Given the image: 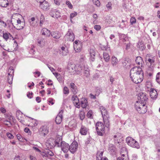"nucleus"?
<instances>
[{"instance_id": "19", "label": "nucleus", "mask_w": 160, "mask_h": 160, "mask_svg": "<svg viewBox=\"0 0 160 160\" xmlns=\"http://www.w3.org/2000/svg\"><path fill=\"white\" fill-rule=\"evenodd\" d=\"M62 141V138L61 136H59L56 137V138L54 139V143H55V147L57 146L58 147H60L61 142Z\"/></svg>"}, {"instance_id": "10", "label": "nucleus", "mask_w": 160, "mask_h": 160, "mask_svg": "<svg viewBox=\"0 0 160 160\" xmlns=\"http://www.w3.org/2000/svg\"><path fill=\"white\" fill-rule=\"evenodd\" d=\"M82 47V43L79 40H76L73 42V48L76 52H80Z\"/></svg>"}, {"instance_id": "27", "label": "nucleus", "mask_w": 160, "mask_h": 160, "mask_svg": "<svg viewBox=\"0 0 160 160\" xmlns=\"http://www.w3.org/2000/svg\"><path fill=\"white\" fill-rule=\"evenodd\" d=\"M70 87L71 90L74 94H76L77 92V86L73 83H71L70 84Z\"/></svg>"}, {"instance_id": "51", "label": "nucleus", "mask_w": 160, "mask_h": 160, "mask_svg": "<svg viewBox=\"0 0 160 160\" xmlns=\"http://www.w3.org/2000/svg\"><path fill=\"white\" fill-rule=\"evenodd\" d=\"M63 93L65 94H68L69 93V91L67 87L65 86L64 87L63 89Z\"/></svg>"}, {"instance_id": "39", "label": "nucleus", "mask_w": 160, "mask_h": 160, "mask_svg": "<svg viewBox=\"0 0 160 160\" xmlns=\"http://www.w3.org/2000/svg\"><path fill=\"white\" fill-rule=\"evenodd\" d=\"M103 118L105 127L107 128H109L110 126V123L107 117H103Z\"/></svg>"}, {"instance_id": "63", "label": "nucleus", "mask_w": 160, "mask_h": 160, "mask_svg": "<svg viewBox=\"0 0 160 160\" xmlns=\"http://www.w3.org/2000/svg\"><path fill=\"white\" fill-rule=\"evenodd\" d=\"M77 15V13L76 12H74V13H71L70 15V17L71 19L72 18L74 17Z\"/></svg>"}, {"instance_id": "3", "label": "nucleus", "mask_w": 160, "mask_h": 160, "mask_svg": "<svg viewBox=\"0 0 160 160\" xmlns=\"http://www.w3.org/2000/svg\"><path fill=\"white\" fill-rule=\"evenodd\" d=\"M135 108L138 113L141 114L145 113L147 111L145 104L139 103L138 101L136 102L135 105Z\"/></svg>"}, {"instance_id": "61", "label": "nucleus", "mask_w": 160, "mask_h": 160, "mask_svg": "<svg viewBox=\"0 0 160 160\" xmlns=\"http://www.w3.org/2000/svg\"><path fill=\"white\" fill-rule=\"evenodd\" d=\"M31 118L32 120H33V122H32L33 123L34 126H36L38 125V121L36 119H33V118Z\"/></svg>"}, {"instance_id": "22", "label": "nucleus", "mask_w": 160, "mask_h": 160, "mask_svg": "<svg viewBox=\"0 0 160 160\" xmlns=\"http://www.w3.org/2000/svg\"><path fill=\"white\" fill-rule=\"evenodd\" d=\"M39 131L42 135L43 136H45L48 132V129L45 126H42L39 129Z\"/></svg>"}, {"instance_id": "49", "label": "nucleus", "mask_w": 160, "mask_h": 160, "mask_svg": "<svg viewBox=\"0 0 160 160\" xmlns=\"http://www.w3.org/2000/svg\"><path fill=\"white\" fill-rule=\"evenodd\" d=\"M127 60H127V58H125L124 61L122 62L123 66L126 68H127L126 66H128V65L129 66L130 65V64L128 63V61H127Z\"/></svg>"}, {"instance_id": "4", "label": "nucleus", "mask_w": 160, "mask_h": 160, "mask_svg": "<svg viewBox=\"0 0 160 160\" xmlns=\"http://www.w3.org/2000/svg\"><path fill=\"white\" fill-rule=\"evenodd\" d=\"M126 141L127 144L132 148L138 149L140 147L138 142L131 137L127 138Z\"/></svg>"}, {"instance_id": "30", "label": "nucleus", "mask_w": 160, "mask_h": 160, "mask_svg": "<svg viewBox=\"0 0 160 160\" xmlns=\"http://www.w3.org/2000/svg\"><path fill=\"white\" fill-rule=\"evenodd\" d=\"M103 118V117H106L108 115V112L106 109L102 106L100 108Z\"/></svg>"}, {"instance_id": "59", "label": "nucleus", "mask_w": 160, "mask_h": 160, "mask_svg": "<svg viewBox=\"0 0 160 160\" xmlns=\"http://www.w3.org/2000/svg\"><path fill=\"white\" fill-rule=\"evenodd\" d=\"M66 4L69 8L72 9V5L69 1H67L66 2Z\"/></svg>"}, {"instance_id": "38", "label": "nucleus", "mask_w": 160, "mask_h": 160, "mask_svg": "<svg viewBox=\"0 0 160 160\" xmlns=\"http://www.w3.org/2000/svg\"><path fill=\"white\" fill-rule=\"evenodd\" d=\"M61 50L60 51V54L64 56L66 55L68 52L67 49L65 47H61Z\"/></svg>"}, {"instance_id": "11", "label": "nucleus", "mask_w": 160, "mask_h": 160, "mask_svg": "<svg viewBox=\"0 0 160 160\" xmlns=\"http://www.w3.org/2000/svg\"><path fill=\"white\" fill-rule=\"evenodd\" d=\"M54 139L53 138H50L46 142L45 145L47 148L52 149L55 147Z\"/></svg>"}, {"instance_id": "1", "label": "nucleus", "mask_w": 160, "mask_h": 160, "mask_svg": "<svg viewBox=\"0 0 160 160\" xmlns=\"http://www.w3.org/2000/svg\"><path fill=\"white\" fill-rule=\"evenodd\" d=\"M14 16V15L12 16L11 20L12 24L14 28L18 30L23 29L25 26V22L21 21L20 19H18V20H16L17 24H15V26L14 24L16 22V20L13 18Z\"/></svg>"}, {"instance_id": "6", "label": "nucleus", "mask_w": 160, "mask_h": 160, "mask_svg": "<svg viewBox=\"0 0 160 160\" xmlns=\"http://www.w3.org/2000/svg\"><path fill=\"white\" fill-rule=\"evenodd\" d=\"M143 73L141 68L140 67H134L132 68L130 71V78H133L137 76V74Z\"/></svg>"}, {"instance_id": "64", "label": "nucleus", "mask_w": 160, "mask_h": 160, "mask_svg": "<svg viewBox=\"0 0 160 160\" xmlns=\"http://www.w3.org/2000/svg\"><path fill=\"white\" fill-rule=\"evenodd\" d=\"M6 134L7 136L10 139H12L13 138V135L10 133H7Z\"/></svg>"}, {"instance_id": "43", "label": "nucleus", "mask_w": 160, "mask_h": 160, "mask_svg": "<svg viewBox=\"0 0 160 160\" xmlns=\"http://www.w3.org/2000/svg\"><path fill=\"white\" fill-rule=\"evenodd\" d=\"M137 48H139L142 51L144 50L146 48L144 44L141 42H139L137 45Z\"/></svg>"}, {"instance_id": "24", "label": "nucleus", "mask_w": 160, "mask_h": 160, "mask_svg": "<svg viewBox=\"0 0 160 160\" xmlns=\"http://www.w3.org/2000/svg\"><path fill=\"white\" fill-rule=\"evenodd\" d=\"M90 55V59L92 61H94L95 59V52L94 49L90 48L89 50Z\"/></svg>"}, {"instance_id": "7", "label": "nucleus", "mask_w": 160, "mask_h": 160, "mask_svg": "<svg viewBox=\"0 0 160 160\" xmlns=\"http://www.w3.org/2000/svg\"><path fill=\"white\" fill-rule=\"evenodd\" d=\"M75 38L74 35L72 32L71 29L68 30L67 34L64 36V38L65 40L73 42Z\"/></svg>"}, {"instance_id": "42", "label": "nucleus", "mask_w": 160, "mask_h": 160, "mask_svg": "<svg viewBox=\"0 0 160 160\" xmlns=\"http://www.w3.org/2000/svg\"><path fill=\"white\" fill-rule=\"evenodd\" d=\"M12 74H11V72H8V81L9 84H11L12 83L13 75Z\"/></svg>"}, {"instance_id": "12", "label": "nucleus", "mask_w": 160, "mask_h": 160, "mask_svg": "<svg viewBox=\"0 0 160 160\" xmlns=\"http://www.w3.org/2000/svg\"><path fill=\"white\" fill-rule=\"evenodd\" d=\"M138 99L140 100L139 103H146L145 102L148 99L146 93L141 92L139 94Z\"/></svg>"}, {"instance_id": "18", "label": "nucleus", "mask_w": 160, "mask_h": 160, "mask_svg": "<svg viewBox=\"0 0 160 160\" xmlns=\"http://www.w3.org/2000/svg\"><path fill=\"white\" fill-rule=\"evenodd\" d=\"M72 100L73 101V103L75 106L77 108H79L80 107V103L77 96L74 95L72 96Z\"/></svg>"}, {"instance_id": "35", "label": "nucleus", "mask_w": 160, "mask_h": 160, "mask_svg": "<svg viewBox=\"0 0 160 160\" xmlns=\"http://www.w3.org/2000/svg\"><path fill=\"white\" fill-rule=\"evenodd\" d=\"M111 64L113 67L116 66L118 63V60L116 57L114 56L112 57L111 58Z\"/></svg>"}, {"instance_id": "13", "label": "nucleus", "mask_w": 160, "mask_h": 160, "mask_svg": "<svg viewBox=\"0 0 160 160\" xmlns=\"http://www.w3.org/2000/svg\"><path fill=\"white\" fill-rule=\"evenodd\" d=\"M78 143L76 141L73 142L69 146V150L72 153H74L77 150Z\"/></svg>"}, {"instance_id": "23", "label": "nucleus", "mask_w": 160, "mask_h": 160, "mask_svg": "<svg viewBox=\"0 0 160 160\" xmlns=\"http://www.w3.org/2000/svg\"><path fill=\"white\" fill-rule=\"evenodd\" d=\"M108 150L111 154L112 155L115 154L116 150L115 146L112 144H109L108 147Z\"/></svg>"}, {"instance_id": "21", "label": "nucleus", "mask_w": 160, "mask_h": 160, "mask_svg": "<svg viewBox=\"0 0 160 160\" xmlns=\"http://www.w3.org/2000/svg\"><path fill=\"white\" fill-rule=\"evenodd\" d=\"M84 69V65L81 66V65H78L77 66L75 72L78 74L82 75V73L83 72Z\"/></svg>"}, {"instance_id": "46", "label": "nucleus", "mask_w": 160, "mask_h": 160, "mask_svg": "<svg viewBox=\"0 0 160 160\" xmlns=\"http://www.w3.org/2000/svg\"><path fill=\"white\" fill-rule=\"evenodd\" d=\"M0 121H2L3 122L4 124L7 126H11L12 124L10 121L5 120L2 119L1 118H0Z\"/></svg>"}, {"instance_id": "52", "label": "nucleus", "mask_w": 160, "mask_h": 160, "mask_svg": "<svg viewBox=\"0 0 160 160\" xmlns=\"http://www.w3.org/2000/svg\"><path fill=\"white\" fill-rule=\"evenodd\" d=\"M79 117L80 119L82 120L85 118V113L83 112H81L80 113Z\"/></svg>"}, {"instance_id": "20", "label": "nucleus", "mask_w": 160, "mask_h": 160, "mask_svg": "<svg viewBox=\"0 0 160 160\" xmlns=\"http://www.w3.org/2000/svg\"><path fill=\"white\" fill-rule=\"evenodd\" d=\"M39 7L43 10L46 11L49 9V5L47 2H44L39 4Z\"/></svg>"}, {"instance_id": "48", "label": "nucleus", "mask_w": 160, "mask_h": 160, "mask_svg": "<svg viewBox=\"0 0 160 160\" xmlns=\"http://www.w3.org/2000/svg\"><path fill=\"white\" fill-rule=\"evenodd\" d=\"M17 137L19 141L21 142H24V140H25V139L23 138L21 134H17Z\"/></svg>"}, {"instance_id": "15", "label": "nucleus", "mask_w": 160, "mask_h": 160, "mask_svg": "<svg viewBox=\"0 0 160 160\" xmlns=\"http://www.w3.org/2000/svg\"><path fill=\"white\" fill-rule=\"evenodd\" d=\"M50 14L51 17L56 18H58L61 16L59 11L57 9L52 10Z\"/></svg>"}, {"instance_id": "2", "label": "nucleus", "mask_w": 160, "mask_h": 160, "mask_svg": "<svg viewBox=\"0 0 160 160\" xmlns=\"http://www.w3.org/2000/svg\"><path fill=\"white\" fill-rule=\"evenodd\" d=\"M146 62L148 67L152 70L154 66L155 58L154 57L148 54L146 56Z\"/></svg>"}, {"instance_id": "47", "label": "nucleus", "mask_w": 160, "mask_h": 160, "mask_svg": "<svg viewBox=\"0 0 160 160\" xmlns=\"http://www.w3.org/2000/svg\"><path fill=\"white\" fill-rule=\"evenodd\" d=\"M77 66L75 65L74 64H71L70 65H69V66H68L69 70H74L75 71Z\"/></svg>"}, {"instance_id": "62", "label": "nucleus", "mask_w": 160, "mask_h": 160, "mask_svg": "<svg viewBox=\"0 0 160 160\" xmlns=\"http://www.w3.org/2000/svg\"><path fill=\"white\" fill-rule=\"evenodd\" d=\"M94 28L97 31H98L101 28V27L99 25H95L94 26Z\"/></svg>"}, {"instance_id": "17", "label": "nucleus", "mask_w": 160, "mask_h": 160, "mask_svg": "<svg viewBox=\"0 0 160 160\" xmlns=\"http://www.w3.org/2000/svg\"><path fill=\"white\" fill-rule=\"evenodd\" d=\"M63 112V110H61L55 119V122L57 124H60L61 123L62 120V114Z\"/></svg>"}, {"instance_id": "56", "label": "nucleus", "mask_w": 160, "mask_h": 160, "mask_svg": "<svg viewBox=\"0 0 160 160\" xmlns=\"http://www.w3.org/2000/svg\"><path fill=\"white\" fill-rule=\"evenodd\" d=\"M127 24V23H121L119 25V27L122 29H124L126 28Z\"/></svg>"}, {"instance_id": "29", "label": "nucleus", "mask_w": 160, "mask_h": 160, "mask_svg": "<svg viewBox=\"0 0 160 160\" xmlns=\"http://www.w3.org/2000/svg\"><path fill=\"white\" fill-rule=\"evenodd\" d=\"M81 104L83 108L86 109L88 105L87 100L85 98H82L81 101Z\"/></svg>"}, {"instance_id": "25", "label": "nucleus", "mask_w": 160, "mask_h": 160, "mask_svg": "<svg viewBox=\"0 0 160 160\" xmlns=\"http://www.w3.org/2000/svg\"><path fill=\"white\" fill-rule=\"evenodd\" d=\"M150 96L151 98L154 99L157 97L158 94L157 91L154 88H151L150 91Z\"/></svg>"}, {"instance_id": "53", "label": "nucleus", "mask_w": 160, "mask_h": 160, "mask_svg": "<svg viewBox=\"0 0 160 160\" xmlns=\"http://www.w3.org/2000/svg\"><path fill=\"white\" fill-rule=\"evenodd\" d=\"M119 135L118 134L117 135H115L114 136V139L115 141V143L118 142V143L119 142L118 141V140L119 138Z\"/></svg>"}, {"instance_id": "37", "label": "nucleus", "mask_w": 160, "mask_h": 160, "mask_svg": "<svg viewBox=\"0 0 160 160\" xmlns=\"http://www.w3.org/2000/svg\"><path fill=\"white\" fill-rule=\"evenodd\" d=\"M136 63L139 65H141L142 66V65L143 62L142 58L140 57H137L135 60Z\"/></svg>"}, {"instance_id": "60", "label": "nucleus", "mask_w": 160, "mask_h": 160, "mask_svg": "<svg viewBox=\"0 0 160 160\" xmlns=\"http://www.w3.org/2000/svg\"><path fill=\"white\" fill-rule=\"evenodd\" d=\"M112 3L111 2H109L106 5V7L108 9L111 10L112 8Z\"/></svg>"}, {"instance_id": "58", "label": "nucleus", "mask_w": 160, "mask_h": 160, "mask_svg": "<svg viewBox=\"0 0 160 160\" xmlns=\"http://www.w3.org/2000/svg\"><path fill=\"white\" fill-rule=\"evenodd\" d=\"M136 20L135 18L134 17H132L130 19V23L131 24H133L136 23Z\"/></svg>"}, {"instance_id": "5", "label": "nucleus", "mask_w": 160, "mask_h": 160, "mask_svg": "<svg viewBox=\"0 0 160 160\" xmlns=\"http://www.w3.org/2000/svg\"><path fill=\"white\" fill-rule=\"evenodd\" d=\"M96 129L98 135L102 136L105 132V127L101 122H98L96 124Z\"/></svg>"}, {"instance_id": "40", "label": "nucleus", "mask_w": 160, "mask_h": 160, "mask_svg": "<svg viewBox=\"0 0 160 160\" xmlns=\"http://www.w3.org/2000/svg\"><path fill=\"white\" fill-rule=\"evenodd\" d=\"M53 74L55 76L59 82H62L63 79V77L58 73H53Z\"/></svg>"}, {"instance_id": "16", "label": "nucleus", "mask_w": 160, "mask_h": 160, "mask_svg": "<svg viewBox=\"0 0 160 160\" xmlns=\"http://www.w3.org/2000/svg\"><path fill=\"white\" fill-rule=\"evenodd\" d=\"M103 151L102 150L98 151L97 154V160H108L106 157H103Z\"/></svg>"}, {"instance_id": "54", "label": "nucleus", "mask_w": 160, "mask_h": 160, "mask_svg": "<svg viewBox=\"0 0 160 160\" xmlns=\"http://www.w3.org/2000/svg\"><path fill=\"white\" fill-rule=\"evenodd\" d=\"M46 154L48 157L49 156H52L54 155V153L51 151L48 150L46 152Z\"/></svg>"}, {"instance_id": "8", "label": "nucleus", "mask_w": 160, "mask_h": 160, "mask_svg": "<svg viewBox=\"0 0 160 160\" xmlns=\"http://www.w3.org/2000/svg\"><path fill=\"white\" fill-rule=\"evenodd\" d=\"M137 76L134 77L133 78H130L132 81L136 84H138L141 82L143 78V73L140 72V74H137Z\"/></svg>"}, {"instance_id": "45", "label": "nucleus", "mask_w": 160, "mask_h": 160, "mask_svg": "<svg viewBox=\"0 0 160 160\" xmlns=\"http://www.w3.org/2000/svg\"><path fill=\"white\" fill-rule=\"evenodd\" d=\"M119 38L120 40L123 42H124L127 39V37L125 34H121L119 35Z\"/></svg>"}, {"instance_id": "34", "label": "nucleus", "mask_w": 160, "mask_h": 160, "mask_svg": "<svg viewBox=\"0 0 160 160\" xmlns=\"http://www.w3.org/2000/svg\"><path fill=\"white\" fill-rule=\"evenodd\" d=\"M88 129L84 126L82 125L80 131V133L82 135H86Z\"/></svg>"}, {"instance_id": "28", "label": "nucleus", "mask_w": 160, "mask_h": 160, "mask_svg": "<svg viewBox=\"0 0 160 160\" xmlns=\"http://www.w3.org/2000/svg\"><path fill=\"white\" fill-rule=\"evenodd\" d=\"M41 32H42V35H45V36L46 37L50 36L51 33L50 31L46 28H43Z\"/></svg>"}, {"instance_id": "57", "label": "nucleus", "mask_w": 160, "mask_h": 160, "mask_svg": "<svg viewBox=\"0 0 160 160\" xmlns=\"http://www.w3.org/2000/svg\"><path fill=\"white\" fill-rule=\"evenodd\" d=\"M92 110H89L87 113V117L88 118H92Z\"/></svg>"}, {"instance_id": "44", "label": "nucleus", "mask_w": 160, "mask_h": 160, "mask_svg": "<svg viewBox=\"0 0 160 160\" xmlns=\"http://www.w3.org/2000/svg\"><path fill=\"white\" fill-rule=\"evenodd\" d=\"M29 22L30 26L32 27L35 26L36 24V22L35 21V18L34 17H32L30 19Z\"/></svg>"}, {"instance_id": "9", "label": "nucleus", "mask_w": 160, "mask_h": 160, "mask_svg": "<svg viewBox=\"0 0 160 160\" xmlns=\"http://www.w3.org/2000/svg\"><path fill=\"white\" fill-rule=\"evenodd\" d=\"M76 123L75 120H71L68 125L65 126V129L68 131H73L76 127Z\"/></svg>"}, {"instance_id": "33", "label": "nucleus", "mask_w": 160, "mask_h": 160, "mask_svg": "<svg viewBox=\"0 0 160 160\" xmlns=\"http://www.w3.org/2000/svg\"><path fill=\"white\" fill-rule=\"evenodd\" d=\"M37 42L38 45L40 47H42L45 44V41L44 39L42 37H40L37 39Z\"/></svg>"}, {"instance_id": "41", "label": "nucleus", "mask_w": 160, "mask_h": 160, "mask_svg": "<svg viewBox=\"0 0 160 160\" xmlns=\"http://www.w3.org/2000/svg\"><path fill=\"white\" fill-rule=\"evenodd\" d=\"M103 57L106 62H108L109 61L110 59V56L107 52H103Z\"/></svg>"}, {"instance_id": "14", "label": "nucleus", "mask_w": 160, "mask_h": 160, "mask_svg": "<svg viewBox=\"0 0 160 160\" xmlns=\"http://www.w3.org/2000/svg\"><path fill=\"white\" fill-rule=\"evenodd\" d=\"M61 142L60 147H61L62 150L64 153L67 152L69 150V144L64 141Z\"/></svg>"}, {"instance_id": "32", "label": "nucleus", "mask_w": 160, "mask_h": 160, "mask_svg": "<svg viewBox=\"0 0 160 160\" xmlns=\"http://www.w3.org/2000/svg\"><path fill=\"white\" fill-rule=\"evenodd\" d=\"M3 38L6 41H7L9 38L11 39V38H13L9 32L4 33L3 32Z\"/></svg>"}, {"instance_id": "31", "label": "nucleus", "mask_w": 160, "mask_h": 160, "mask_svg": "<svg viewBox=\"0 0 160 160\" xmlns=\"http://www.w3.org/2000/svg\"><path fill=\"white\" fill-rule=\"evenodd\" d=\"M84 75L87 78L89 77L90 76L89 71L87 65H84V69L83 70Z\"/></svg>"}, {"instance_id": "36", "label": "nucleus", "mask_w": 160, "mask_h": 160, "mask_svg": "<svg viewBox=\"0 0 160 160\" xmlns=\"http://www.w3.org/2000/svg\"><path fill=\"white\" fill-rule=\"evenodd\" d=\"M8 5V0H0V6L2 7L6 8Z\"/></svg>"}, {"instance_id": "50", "label": "nucleus", "mask_w": 160, "mask_h": 160, "mask_svg": "<svg viewBox=\"0 0 160 160\" xmlns=\"http://www.w3.org/2000/svg\"><path fill=\"white\" fill-rule=\"evenodd\" d=\"M156 81L157 82L160 84V72H158L156 76Z\"/></svg>"}, {"instance_id": "26", "label": "nucleus", "mask_w": 160, "mask_h": 160, "mask_svg": "<svg viewBox=\"0 0 160 160\" xmlns=\"http://www.w3.org/2000/svg\"><path fill=\"white\" fill-rule=\"evenodd\" d=\"M51 34L53 38L56 39L59 38L61 37L60 33L57 31L52 32L51 33Z\"/></svg>"}, {"instance_id": "55", "label": "nucleus", "mask_w": 160, "mask_h": 160, "mask_svg": "<svg viewBox=\"0 0 160 160\" xmlns=\"http://www.w3.org/2000/svg\"><path fill=\"white\" fill-rule=\"evenodd\" d=\"M92 2L94 4L98 7L100 5V2L98 0H92Z\"/></svg>"}]
</instances>
